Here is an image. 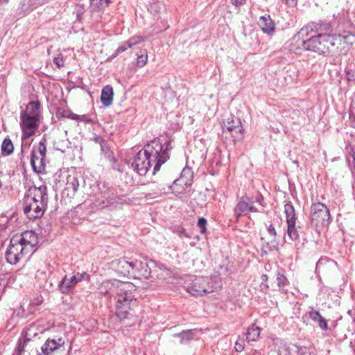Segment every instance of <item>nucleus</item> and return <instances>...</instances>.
Returning <instances> with one entry per match:
<instances>
[{
    "instance_id": "1",
    "label": "nucleus",
    "mask_w": 355,
    "mask_h": 355,
    "mask_svg": "<svg viewBox=\"0 0 355 355\" xmlns=\"http://www.w3.org/2000/svg\"><path fill=\"white\" fill-rule=\"evenodd\" d=\"M168 159L167 148L163 149L158 140H153L136 155L132 167L138 174L144 175L154 164L153 173H155Z\"/></svg>"
},
{
    "instance_id": "2",
    "label": "nucleus",
    "mask_w": 355,
    "mask_h": 355,
    "mask_svg": "<svg viewBox=\"0 0 355 355\" xmlns=\"http://www.w3.org/2000/svg\"><path fill=\"white\" fill-rule=\"evenodd\" d=\"M346 40L345 37L338 35H328V34H318L311 36L306 40L302 42L303 48L307 51L315 52L320 55H324L331 51V48L337 46V52L345 54L347 51V49H338V45L345 44Z\"/></svg>"
},
{
    "instance_id": "3",
    "label": "nucleus",
    "mask_w": 355,
    "mask_h": 355,
    "mask_svg": "<svg viewBox=\"0 0 355 355\" xmlns=\"http://www.w3.org/2000/svg\"><path fill=\"white\" fill-rule=\"evenodd\" d=\"M42 119L40 104L37 101L30 102L20 114V127L22 131L21 139L33 136L38 129Z\"/></svg>"
},
{
    "instance_id": "4",
    "label": "nucleus",
    "mask_w": 355,
    "mask_h": 355,
    "mask_svg": "<svg viewBox=\"0 0 355 355\" xmlns=\"http://www.w3.org/2000/svg\"><path fill=\"white\" fill-rule=\"evenodd\" d=\"M136 288L128 282H117L116 286V311L119 317H127L130 304L136 303L134 291Z\"/></svg>"
},
{
    "instance_id": "5",
    "label": "nucleus",
    "mask_w": 355,
    "mask_h": 355,
    "mask_svg": "<svg viewBox=\"0 0 355 355\" xmlns=\"http://www.w3.org/2000/svg\"><path fill=\"white\" fill-rule=\"evenodd\" d=\"M18 238L13 236L10 239L9 247L6 252V260L10 264H16L26 255L32 254Z\"/></svg>"
},
{
    "instance_id": "6",
    "label": "nucleus",
    "mask_w": 355,
    "mask_h": 355,
    "mask_svg": "<svg viewBox=\"0 0 355 355\" xmlns=\"http://www.w3.org/2000/svg\"><path fill=\"white\" fill-rule=\"evenodd\" d=\"M311 223L316 227H324L328 225L330 220L329 209L321 202L312 205L311 207Z\"/></svg>"
},
{
    "instance_id": "7",
    "label": "nucleus",
    "mask_w": 355,
    "mask_h": 355,
    "mask_svg": "<svg viewBox=\"0 0 355 355\" xmlns=\"http://www.w3.org/2000/svg\"><path fill=\"white\" fill-rule=\"evenodd\" d=\"M45 139L41 141L37 146L34 147L31 152V164L33 169L37 173H42L45 168V157L46 146Z\"/></svg>"
},
{
    "instance_id": "8",
    "label": "nucleus",
    "mask_w": 355,
    "mask_h": 355,
    "mask_svg": "<svg viewBox=\"0 0 355 355\" xmlns=\"http://www.w3.org/2000/svg\"><path fill=\"white\" fill-rule=\"evenodd\" d=\"M187 291L193 296H202L214 291L207 277H198L187 287Z\"/></svg>"
},
{
    "instance_id": "9",
    "label": "nucleus",
    "mask_w": 355,
    "mask_h": 355,
    "mask_svg": "<svg viewBox=\"0 0 355 355\" xmlns=\"http://www.w3.org/2000/svg\"><path fill=\"white\" fill-rule=\"evenodd\" d=\"M223 132L231 134L234 141H240L243 138V128L239 119L233 116H228L223 122Z\"/></svg>"
},
{
    "instance_id": "10",
    "label": "nucleus",
    "mask_w": 355,
    "mask_h": 355,
    "mask_svg": "<svg viewBox=\"0 0 355 355\" xmlns=\"http://www.w3.org/2000/svg\"><path fill=\"white\" fill-rule=\"evenodd\" d=\"M193 173L189 168H184L181 173L180 178L175 180L173 185L171 187L173 192L179 195L189 187L192 184Z\"/></svg>"
},
{
    "instance_id": "11",
    "label": "nucleus",
    "mask_w": 355,
    "mask_h": 355,
    "mask_svg": "<svg viewBox=\"0 0 355 355\" xmlns=\"http://www.w3.org/2000/svg\"><path fill=\"white\" fill-rule=\"evenodd\" d=\"M46 207V205H40L37 202L26 199L24 211L28 218L35 219L43 216Z\"/></svg>"
},
{
    "instance_id": "12",
    "label": "nucleus",
    "mask_w": 355,
    "mask_h": 355,
    "mask_svg": "<svg viewBox=\"0 0 355 355\" xmlns=\"http://www.w3.org/2000/svg\"><path fill=\"white\" fill-rule=\"evenodd\" d=\"M26 199L37 202L40 205H47L48 197L46 193V187L41 185L38 187H33L28 191V195Z\"/></svg>"
},
{
    "instance_id": "13",
    "label": "nucleus",
    "mask_w": 355,
    "mask_h": 355,
    "mask_svg": "<svg viewBox=\"0 0 355 355\" xmlns=\"http://www.w3.org/2000/svg\"><path fill=\"white\" fill-rule=\"evenodd\" d=\"M64 345V340L61 338L58 340L49 338L42 345L41 352L36 350V355H52L55 351L63 347Z\"/></svg>"
},
{
    "instance_id": "14",
    "label": "nucleus",
    "mask_w": 355,
    "mask_h": 355,
    "mask_svg": "<svg viewBox=\"0 0 355 355\" xmlns=\"http://www.w3.org/2000/svg\"><path fill=\"white\" fill-rule=\"evenodd\" d=\"M88 275L83 273H76L71 276H65L60 284V288L63 293H67L71 288L74 286L78 282L84 279Z\"/></svg>"
},
{
    "instance_id": "15",
    "label": "nucleus",
    "mask_w": 355,
    "mask_h": 355,
    "mask_svg": "<svg viewBox=\"0 0 355 355\" xmlns=\"http://www.w3.org/2000/svg\"><path fill=\"white\" fill-rule=\"evenodd\" d=\"M19 237V241L33 254L35 252L34 247L37 243V236L33 231H26L19 235H15Z\"/></svg>"
},
{
    "instance_id": "16",
    "label": "nucleus",
    "mask_w": 355,
    "mask_h": 355,
    "mask_svg": "<svg viewBox=\"0 0 355 355\" xmlns=\"http://www.w3.org/2000/svg\"><path fill=\"white\" fill-rule=\"evenodd\" d=\"M151 270L146 260H134L132 274L145 279L149 278Z\"/></svg>"
},
{
    "instance_id": "17",
    "label": "nucleus",
    "mask_w": 355,
    "mask_h": 355,
    "mask_svg": "<svg viewBox=\"0 0 355 355\" xmlns=\"http://www.w3.org/2000/svg\"><path fill=\"white\" fill-rule=\"evenodd\" d=\"M234 216L238 219L241 216L247 214L249 211L256 212L257 209L252 205V202L248 199H241L234 207Z\"/></svg>"
},
{
    "instance_id": "18",
    "label": "nucleus",
    "mask_w": 355,
    "mask_h": 355,
    "mask_svg": "<svg viewBox=\"0 0 355 355\" xmlns=\"http://www.w3.org/2000/svg\"><path fill=\"white\" fill-rule=\"evenodd\" d=\"M258 24L261 29L266 33L271 34L275 31V25L270 15L261 16L259 18Z\"/></svg>"
},
{
    "instance_id": "19",
    "label": "nucleus",
    "mask_w": 355,
    "mask_h": 355,
    "mask_svg": "<svg viewBox=\"0 0 355 355\" xmlns=\"http://www.w3.org/2000/svg\"><path fill=\"white\" fill-rule=\"evenodd\" d=\"M113 88L110 85L105 86L101 95V101L105 106H110L112 103L113 101Z\"/></svg>"
},
{
    "instance_id": "20",
    "label": "nucleus",
    "mask_w": 355,
    "mask_h": 355,
    "mask_svg": "<svg viewBox=\"0 0 355 355\" xmlns=\"http://www.w3.org/2000/svg\"><path fill=\"white\" fill-rule=\"evenodd\" d=\"M134 261H129L125 259H121L118 261L116 270L123 275L132 272Z\"/></svg>"
},
{
    "instance_id": "21",
    "label": "nucleus",
    "mask_w": 355,
    "mask_h": 355,
    "mask_svg": "<svg viewBox=\"0 0 355 355\" xmlns=\"http://www.w3.org/2000/svg\"><path fill=\"white\" fill-rule=\"evenodd\" d=\"M144 41V39L141 36L132 37L126 43L122 44L116 49V53L118 54L122 53L127 50L128 48H133L135 46L142 43Z\"/></svg>"
},
{
    "instance_id": "22",
    "label": "nucleus",
    "mask_w": 355,
    "mask_h": 355,
    "mask_svg": "<svg viewBox=\"0 0 355 355\" xmlns=\"http://www.w3.org/2000/svg\"><path fill=\"white\" fill-rule=\"evenodd\" d=\"M290 352L296 353L298 355H316L315 349L306 347H300L296 345H291L288 347Z\"/></svg>"
},
{
    "instance_id": "23",
    "label": "nucleus",
    "mask_w": 355,
    "mask_h": 355,
    "mask_svg": "<svg viewBox=\"0 0 355 355\" xmlns=\"http://www.w3.org/2000/svg\"><path fill=\"white\" fill-rule=\"evenodd\" d=\"M117 282L118 281L116 280H115L114 282L110 281L103 282L99 287L100 293L105 295L109 294L111 292L115 293Z\"/></svg>"
},
{
    "instance_id": "24",
    "label": "nucleus",
    "mask_w": 355,
    "mask_h": 355,
    "mask_svg": "<svg viewBox=\"0 0 355 355\" xmlns=\"http://www.w3.org/2000/svg\"><path fill=\"white\" fill-rule=\"evenodd\" d=\"M79 187V182L77 178L73 175H69L67 180L65 189L68 191L71 192L72 195L78 191Z\"/></svg>"
},
{
    "instance_id": "25",
    "label": "nucleus",
    "mask_w": 355,
    "mask_h": 355,
    "mask_svg": "<svg viewBox=\"0 0 355 355\" xmlns=\"http://www.w3.org/2000/svg\"><path fill=\"white\" fill-rule=\"evenodd\" d=\"M284 212L286 218V223H296L297 216L295 209L291 202L284 205Z\"/></svg>"
},
{
    "instance_id": "26",
    "label": "nucleus",
    "mask_w": 355,
    "mask_h": 355,
    "mask_svg": "<svg viewBox=\"0 0 355 355\" xmlns=\"http://www.w3.org/2000/svg\"><path fill=\"white\" fill-rule=\"evenodd\" d=\"M309 317L310 318L318 322L319 326L324 330H326L327 329V324L325 319L320 314V313L318 311H311L309 313Z\"/></svg>"
},
{
    "instance_id": "27",
    "label": "nucleus",
    "mask_w": 355,
    "mask_h": 355,
    "mask_svg": "<svg viewBox=\"0 0 355 355\" xmlns=\"http://www.w3.org/2000/svg\"><path fill=\"white\" fill-rule=\"evenodd\" d=\"M112 0H90L92 10L101 11L107 8Z\"/></svg>"
},
{
    "instance_id": "28",
    "label": "nucleus",
    "mask_w": 355,
    "mask_h": 355,
    "mask_svg": "<svg viewBox=\"0 0 355 355\" xmlns=\"http://www.w3.org/2000/svg\"><path fill=\"white\" fill-rule=\"evenodd\" d=\"M261 329L259 327L252 324L248 329L246 339L248 341H255L259 337Z\"/></svg>"
},
{
    "instance_id": "29",
    "label": "nucleus",
    "mask_w": 355,
    "mask_h": 355,
    "mask_svg": "<svg viewBox=\"0 0 355 355\" xmlns=\"http://www.w3.org/2000/svg\"><path fill=\"white\" fill-rule=\"evenodd\" d=\"M295 224L296 223H287V235L292 241H296L299 238V234Z\"/></svg>"
},
{
    "instance_id": "30",
    "label": "nucleus",
    "mask_w": 355,
    "mask_h": 355,
    "mask_svg": "<svg viewBox=\"0 0 355 355\" xmlns=\"http://www.w3.org/2000/svg\"><path fill=\"white\" fill-rule=\"evenodd\" d=\"M13 150L14 146L12 141L8 138H6L1 144L2 154L4 155H9L13 152Z\"/></svg>"
},
{
    "instance_id": "31",
    "label": "nucleus",
    "mask_w": 355,
    "mask_h": 355,
    "mask_svg": "<svg viewBox=\"0 0 355 355\" xmlns=\"http://www.w3.org/2000/svg\"><path fill=\"white\" fill-rule=\"evenodd\" d=\"M174 336L180 338V343L184 344L193 338V331L192 330H187L182 331L180 334H175Z\"/></svg>"
},
{
    "instance_id": "32",
    "label": "nucleus",
    "mask_w": 355,
    "mask_h": 355,
    "mask_svg": "<svg viewBox=\"0 0 355 355\" xmlns=\"http://www.w3.org/2000/svg\"><path fill=\"white\" fill-rule=\"evenodd\" d=\"M148 61V54L146 49L141 50L139 54L137 55V66L139 67H143L145 66Z\"/></svg>"
},
{
    "instance_id": "33",
    "label": "nucleus",
    "mask_w": 355,
    "mask_h": 355,
    "mask_svg": "<svg viewBox=\"0 0 355 355\" xmlns=\"http://www.w3.org/2000/svg\"><path fill=\"white\" fill-rule=\"evenodd\" d=\"M160 273L159 276L161 279H166L171 276V270L164 266H159Z\"/></svg>"
},
{
    "instance_id": "34",
    "label": "nucleus",
    "mask_w": 355,
    "mask_h": 355,
    "mask_svg": "<svg viewBox=\"0 0 355 355\" xmlns=\"http://www.w3.org/2000/svg\"><path fill=\"white\" fill-rule=\"evenodd\" d=\"M277 282L280 289L288 284L287 278L279 272H278L277 275Z\"/></svg>"
},
{
    "instance_id": "35",
    "label": "nucleus",
    "mask_w": 355,
    "mask_h": 355,
    "mask_svg": "<svg viewBox=\"0 0 355 355\" xmlns=\"http://www.w3.org/2000/svg\"><path fill=\"white\" fill-rule=\"evenodd\" d=\"M28 341V339H23L19 340L18 346L16 349V353L17 355H21L22 351L24 349L26 342Z\"/></svg>"
},
{
    "instance_id": "36",
    "label": "nucleus",
    "mask_w": 355,
    "mask_h": 355,
    "mask_svg": "<svg viewBox=\"0 0 355 355\" xmlns=\"http://www.w3.org/2000/svg\"><path fill=\"white\" fill-rule=\"evenodd\" d=\"M163 7V4L161 2L157 1L150 4V10L153 12H158Z\"/></svg>"
},
{
    "instance_id": "37",
    "label": "nucleus",
    "mask_w": 355,
    "mask_h": 355,
    "mask_svg": "<svg viewBox=\"0 0 355 355\" xmlns=\"http://www.w3.org/2000/svg\"><path fill=\"white\" fill-rule=\"evenodd\" d=\"M207 220L204 218H200L198 221V226L200 229L202 233H205L206 230Z\"/></svg>"
},
{
    "instance_id": "38",
    "label": "nucleus",
    "mask_w": 355,
    "mask_h": 355,
    "mask_svg": "<svg viewBox=\"0 0 355 355\" xmlns=\"http://www.w3.org/2000/svg\"><path fill=\"white\" fill-rule=\"evenodd\" d=\"M53 62L57 65L58 67L60 68L64 66V61L63 57L61 55H58L57 57L54 58Z\"/></svg>"
},
{
    "instance_id": "39",
    "label": "nucleus",
    "mask_w": 355,
    "mask_h": 355,
    "mask_svg": "<svg viewBox=\"0 0 355 355\" xmlns=\"http://www.w3.org/2000/svg\"><path fill=\"white\" fill-rule=\"evenodd\" d=\"M244 349V340L239 338L235 344V349L236 352H241Z\"/></svg>"
},
{
    "instance_id": "40",
    "label": "nucleus",
    "mask_w": 355,
    "mask_h": 355,
    "mask_svg": "<svg viewBox=\"0 0 355 355\" xmlns=\"http://www.w3.org/2000/svg\"><path fill=\"white\" fill-rule=\"evenodd\" d=\"M43 298L41 295H37L33 300L31 302V305L32 306H37L42 303Z\"/></svg>"
},
{
    "instance_id": "41",
    "label": "nucleus",
    "mask_w": 355,
    "mask_h": 355,
    "mask_svg": "<svg viewBox=\"0 0 355 355\" xmlns=\"http://www.w3.org/2000/svg\"><path fill=\"white\" fill-rule=\"evenodd\" d=\"M347 79L348 80H355V71L354 70H348L347 71Z\"/></svg>"
},
{
    "instance_id": "42",
    "label": "nucleus",
    "mask_w": 355,
    "mask_h": 355,
    "mask_svg": "<svg viewBox=\"0 0 355 355\" xmlns=\"http://www.w3.org/2000/svg\"><path fill=\"white\" fill-rule=\"evenodd\" d=\"M268 234L272 236L275 237L277 235L276 230L272 225H270L267 228Z\"/></svg>"
},
{
    "instance_id": "43",
    "label": "nucleus",
    "mask_w": 355,
    "mask_h": 355,
    "mask_svg": "<svg viewBox=\"0 0 355 355\" xmlns=\"http://www.w3.org/2000/svg\"><path fill=\"white\" fill-rule=\"evenodd\" d=\"M79 120L85 123H93V120L89 118L87 115H79Z\"/></svg>"
},
{
    "instance_id": "44",
    "label": "nucleus",
    "mask_w": 355,
    "mask_h": 355,
    "mask_svg": "<svg viewBox=\"0 0 355 355\" xmlns=\"http://www.w3.org/2000/svg\"><path fill=\"white\" fill-rule=\"evenodd\" d=\"M246 0H231V2L236 7H240L245 3Z\"/></svg>"
},
{
    "instance_id": "45",
    "label": "nucleus",
    "mask_w": 355,
    "mask_h": 355,
    "mask_svg": "<svg viewBox=\"0 0 355 355\" xmlns=\"http://www.w3.org/2000/svg\"><path fill=\"white\" fill-rule=\"evenodd\" d=\"M68 118L71 119H73V120H79V115L75 114V113H69V114L67 116Z\"/></svg>"
},
{
    "instance_id": "46",
    "label": "nucleus",
    "mask_w": 355,
    "mask_h": 355,
    "mask_svg": "<svg viewBox=\"0 0 355 355\" xmlns=\"http://www.w3.org/2000/svg\"><path fill=\"white\" fill-rule=\"evenodd\" d=\"M268 289V285L266 284H262L261 286H260V291L262 292V293H266L267 292Z\"/></svg>"
},
{
    "instance_id": "47",
    "label": "nucleus",
    "mask_w": 355,
    "mask_h": 355,
    "mask_svg": "<svg viewBox=\"0 0 355 355\" xmlns=\"http://www.w3.org/2000/svg\"><path fill=\"white\" fill-rule=\"evenodd\" d=\"M286 3L291 7L297 5V0H286Z\"/></svg>"
},
{
    "instance_id": "48",
    "label": "nucleus",
    "mask_w": 355,
    "mask_h": 355,
    "mask_svg": "<svg viewBox=\"0 0 355 355\" xmlns=\"http://www.w3.org/2000/svg\"><path fill=\"white\" fill-rule=\"evenodd\" d=\"M324 263V259H320L316 264V270H320Z\"/></svg>"
},
{
    "instance_id": "49",
    "label": "nucleus",
    "mask_w": 355,
    "mask_h": 355,
    "mask_svg": "<svg viewBox=\"0 0 355 355\" xmlns=\"http://www.w3.org/2000/svg\"><path fill=\"white\" fill-rule=\"evenodd\" d=\"M277 249V243L275 241L272 242V245L269 248L270 250Z\"/></svg>"
},
{
    "instance_id": "50",
    "label": "nucleus",
    "mask_w": 355,
    "mask_h": 355,
    "mask_svg": "<svg viewBox=\"0 0 355 355\" xmlns=\"http://www.w3.org/2000/svg\"><path fill=\"white\" fill-rule=\"evenodd\" d=\"M261 279L263 283V282H266L268 281V275H264V274L262 275L261 276Z\"/></svg>"
},
{
    "instance_id": "51",
    "label": "nucleus",
    "mask_w": 355,
    "mask_h": 355,
    "mask_svg": "<svg viewBox=\"0 0 355 355\" xmlns=\"http://www.w3.org/2000/svg\"><path fill=\"white\" fill-rule=\"evenodd\" d=\"M84 8H82L81 10H76L77 12V17L79 18L80 15L83 12Z\"/></svg>"
},
{
    "instance_id": "52",
    "label": "nucleus",
    "mask_w": 355,
    "mask_h": 355,
    "mask_svg": "<svg viewBox=\"0 0 355 355\" xmlns=\"http://www.w3.org/2000/svg\"><path fill=\"white\" fill-rule=\"evenodd\" d=\"M306 30L304 28H302L300 31L299 32V34L303 35L304 33H306Z\"/></svg>"
},
{
    "instance_id": "53",
    "label": "nucleus",
    "mask_w": 355,
    "mask_h": 355,
    "mask_svg": "<svg viewBox=\"0 0 355 355\" xmlns=\"http://www.w3.org/2000/svg\"><path fill=\"white\" fill-rule=\"evenodd\" d=\"M182 234L186 237H189V236L184 232V231L182 232Z\"/></svg>"
},
{
    "instance_id": "54",
    "label": "nucleus",
    "mask_w": 355,
    "mask_h": 355,
    "mask_svg": "<svg viewBox=\"0 0 355 355\" xmlns=\"http://www.w3.org/2000/svg\"><path fill=\"white\" fill-rule=\"evenodd\" d=\"M101 149L103 151H105V148H104V146H103V144H101Z\"/></svg>"
}]
</instances>
